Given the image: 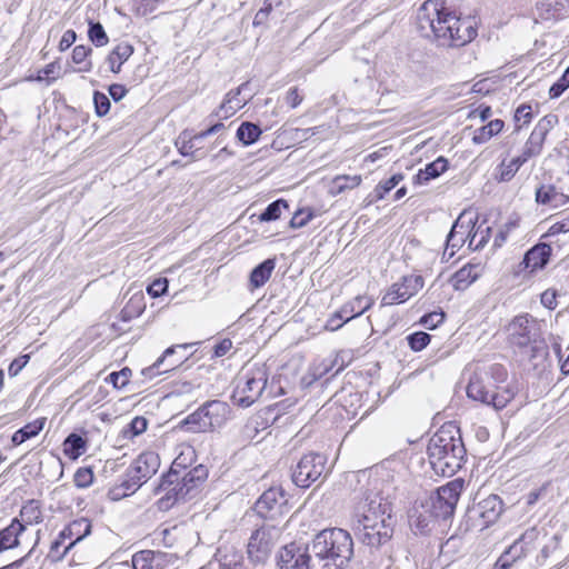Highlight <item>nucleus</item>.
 Returning <instances> with one entry per match:
<instances>
[{
	"mask_svg": "<svg viewBox=\"0 0 569 569\" xmlns=\"http://www.w3.org/2000/svg\"><path fill=\"white\" fill-rule=\"evenodd\" d=\"M379 480L370 481L371 488L357 502L352 516L356 538L371 549H379L393 535L391 502L378 489Z\"/></svg>",
	"mask_w": 569,
	"mask_h": 569,
	"instance_id": "1",
	"label": "nucleus"
},
{
	"mask_svg": "<svg viewBox=\"0 0 569 569\" xmlns=\"http://www.w3.org/2000/svg\"><path fill=\"white\" fill-rule=\"evenodd\" d=\"M417 26L422 37L440 46L462 47L477 37L473 21L461 19L445 7L443 0H427L418 10Z\"/></svg>",
	"mask_w": 569,
	"mask_h": 569,
	"instance_id": "2",
	"label": "nucleus"
},
{
	"mask_svg": "<svg viewBox=\"0 0 569 569\" xmlns=\"http://www.w3.org/2000/svg\"><path fill=\"white\" fill-rule=\"evenodd\" d=\"M466 448L460 430L455 426H442L429 440L427 455L436 475L452 477L463 466Z\"/></svg>",
	"mask_w": 569,
	"mask_h": 569,
	"instance_id": "3",
	"label": "nucleus"
},
{
	"mask_svg": "<svg viewBox=\"0 0 569 569\" xmlns=\"http://www.w3.org/2000/svg\"><path fill=\"white\" fill-rule=\"evenodd\" d=\"M160 467L159 455L153 451L140 453L126 470L119 485L113 486L108 496L111 500H120L134 493L146 483Z\"/></svg>",
	"mask_w": 569,
	"mask_h": 569,
	"instance_id": "4",
	"label": "nucleus"
},
{
	"mask_svg": "<svg viewBox=\"0 0 569 569\" xmlns=\"http://www.w3.org/2000/svg\"><path fill=\"white\" fill-rule=\"evenodd\" d=\"M516 388L493 386L487 373L475 372L467 386V396L481 403L492 406L496 410L505 408L516 396Z\"/></svg>",
	"mask_w": 569,
	"mask_h": 569,
	"instance_id": "5",
	"label": "nucleus"
},
{
	"mask_svg": "<svg viewBox=\"0 0 569 569\" xmlns=\"http://www.w3.org/2000/svg\"><path fill=\"white\" fill-rule=\"evenodd\" d=\"M208 477V469L203 465H198L183 477L178 475V480L168 488H154V493L164 492L159 499V509L167 510L179 500H186L192 497V490L201 485Z\"/></svg>",
	"mask_w": 569,
	"mask_h": 569,
	"instance_id": "6",
	"label": "nucleus"
},
{
	"mask_svg": "<svg viewBox=\"0 0 569 569\" xmlns=\"http://www.w3.org/2000/svg\"><path fill=\"white\" fill-rule=\"evenodd\" d=\"M268 381V372L264 366H256L239 378L232 392L233 402L241 407L252 406L262 395Z\"/></svg>",
	"mask_w": 569,
	"mask_h": 569,
	"instance_id": "7",
	"label": "nucleus"
},
{
	"mask_svg": "<svg viewBox=\"0 0 569 569\" xmlns=\"http://www.w3.org/2000/svg\"><path fill=\"white\" fill-rule=\"evenodd\" d=\"M281 528L276 523H263L250 536L247 553L249 560L254 565L264 563L281 537Z\"/></svg>",
	"mask_w": 569,
	"mask_h": 569,
	"instance_id": "8",
	"label": "nucleus"
},
{
	"mask_svg": "<svg viewBox=\"0 0 569 569\" xmlns=\"http://www.w3.org/2000/svg\"><path fill=\"white\" fill-rule=\"evenodd\" d=\"M462 487L463 481L459 479L439 487L427 506L430 517L443 521L450 519L455 513Z\"/></svg>",
	"mask_w": 569,
	"mask_h": 569,
	"instance_id": "9",
	"label": "nucleus"
},
{
	"mask_svg": "<svg viewBox=\"0 0 569 569\" xmlns=\"http://www.w3.org/2000/svg\"><path fill=\"white\" fill-rule=\"evenodd\" d=\"M508 338L513 347L519 349L530 347L532 351H536L540 338L539 325L530 315H519L508 326Z\"/></svg>",
	"mask_w": 569,
	"mask_h": 569,
	"instance_id": "10",
	"label": "nucleus"
},
{
	"mask_svg": "<svg viewBox=\"0 0 569 569\" xmlns=\"http://www.w3.org/2000/svg\"><path fill=\"white\" fill-rule=\"evenodd\" d=\"M257 515L266 520H277L289 511L286 491L281 487L266 490L254 503Z\"/></svg>",
	"mask_w": 569,
	"mask_h": 569,
	"instance_id": "11",
	"label": "nucleus"
},
{
	"mask_svg": "<svg viewBox=\"0 0 569 569\" xmlns=\"http://www.w3.org/2000/svg\"><path fill=\"white\" fill-rule=\"evenodd\" d=\"M326 463L327 459L321 453L310 452L305 455L292 472V481L300 488H309L322 476Z\"/></svg>",
	"mask_w": 569,
	"mask_h": 569,
	"instance_id": "12",
	"label": "nucleus"
},
{
	"mask_svg": "<svg viewBox=\"0 0 569 569\" xmlns=\"http://www.w3.org/2000/svg\"><path fill=\"white\" fill-rule=\"evenodd\" d=\"M311 545L291 542L278 555L280 569H317L311 557Z\"/></svg>",
	"mask_w": 569,
	"mask_h": 569,
	"instance_id": "13",
	"label": "nucleus"
},
{
	"mask_svg": "<svg viewBox=\"0 0 569 569\" xmlns=\"http://www.w3.org/2000/svg\"><path fill=\"white\" fill-rule=\"evenodd\" d=\"M475 228L476 221L471 218L466 220L465 214L461 213L447 236L443 258L451 259L467 241L469 242Z\"/></svg>",
	"mask_w": 569,
	"mask_h": 569,
	"instance_id": "14",
	"label": "nucleus"
},
{
	"mask_svg": "<svg viewBox=\"0 0 569 569\" xmlns=\"http://www.w3.org/2000/svg\"><path fill=\"white\" fill-rule=\"evenodd\" d=\"M91 522L87 518L73 520L71 523L64 527L58 535L57 539L52 541L50 547L51 553L58 552L59 548L64 543L67 539L74 537V540L64 547L63 552L58 557V559H61L77 542L81 541L83 538L91 533Z\"/></svg>",
	"mask_w": 569,
	"mask_h": 569,
	"instance_id": "15",
	"label": "nucleus"
},
{
	"mask_svg": "<svg viewBox=\"0 0 569 569\" xmlns=\"http://www.w3.org/2000/svg\"><path fill=\"white\" fill-rule=\"evenodd\" d=\"M556 123L557 117L553 114L545 116L538 121L522 148L521 156L526 157L527 161L541 153L545 139Z\"/></svg>",
	"mask_w": 569,
	"mask_h": 569,
	"instance_id": "16",
	"label": "nucleus"
},
{
	"mask_svg": "<svg viewBox=\"0 0 569 569\" xmlns=\"http://www.w3.org/2000/svg\"><path fill=\"white\" fill-rule=\"evenodd\" d=\"M196 457L197 455L193 447L181 446L179 453L177 455L170 467V470L168 471V473L161 477V480L158 485V489L168 488L172 486V483L178 480V473L180 472V470L190 467L196 460Z\"/></svg>",
	"mask_w": 569,
	"mask_h": 569,
	"instance_id": "17",
	"label": "nucleus"
},
{
	"mask_svg": "<svg viewBox=\"0 0 569 569\" xmlns=\"http://www.w3.org/2000/svg\"><path fill=\"white\" fill-rule=\"evenodd\" d=\"M203 416L209 431L221 428L230 418V406L221 400H210L202 405Z\"/></svg>",
	"mask_w": 569,
	"mask_h": 569,
	"instance_id": "18",
	"label": "nucleus"
},
{
	"mask_svg": "<svg viewBox=\"0 0 569 569\" xmlns=\"http://www.w3.org/2000/svg\"><path fill=\"white\" fill-rule=\"evenodd\" d=\"M536 538V530L526 531L498 559L493 569H510L513 562L527 553L523 545Z\"/></svg>",
	"mask_w": 569,
	"mask_h": 569,
	"instance_id": "19",
	"label": "nucleus"
},
{
	"mask_svg": "<svg viewBox=\"0 0 569 569\" xmlns=\"http://www.w3.org/2000/svg\"><path fill=\"white\" fill-rule=\"evenodd\" d=\"M248 84H249L248 82L242 83L236 90L229 91L226 94L219 109L213 111L210 114V118L216 117V118H221V119H228V118L232 117L239 109H241L248 102L250 97H243L240 99L239 96L248 87Z\"/></svg>",
	"mask_w": 569,
	"mask_h": 569,
	"instance_id": "20",
	"label": "nucleus"
},
{
	"mask_svg": "<svg viewBox=\"0 0 569 569\" xmlns=\"http://www.w3.org/2000/svg\"><path fill=\"white\" fill-rule=\"evenodd\" d=\"M503 510V503L500 497L497 495H490L482 499L475 507V511L478 517L482 520L483 526H489L498 520Z\"/></svg>",
	"mask_w": 569,
	"mask_h": 569,
	"instance_id": "21",
	"label": "nucleus"
},
{
	"mask_svg": "<svg viewBox=\"0 0 569 569\" xmlns=\"http://www.w3.org/2000/svg\"><path fill=\"white\" fill-rule=\"evenodd\" d=\"M551 247L548 243L541 242L529 249L522 260L525 269L530 272L543 269L549 262L551 256Z\"/></svg>",
	"mask_w": 569,
	"mask_h": 569,
	"instance_id": "22",
	"label": "nucleus"
},
{
	"mask_svg": "<svg viewBox=\"0 0 569 569\" xmlns=\"http://www.w3.org/2000/svg\"><path fill=\"white\" fill-rule=\"evenodd\" d=\"M483 270L481 262H469L453 273L450 282L456 290H466L482 274Z\"/></svg>",
	"mask_w": 569,
	"mask_h": 569,
	"instance_id": "23",
	"label": "nucleus"
},
{
	"mask_svg": "<svg viewBox=\"0 0 569 569\" xmlns=\"http://www.w3.org/2000/svg\"><path fill=\"white\" fill-rule=\"evenodd\" d=\"M191 346H192L191 343H181V345H176V346H171V347L167 348L163 351V353L161 355V357H159L153 365H151L150 367L144 368L142 370V375L146 377H149V378H153L158 375H161L163 372H168V371L174 369L183 361L182 357H180L179 359H177L174 361L169 362L168 366L162 370H161V366L164 365V361L167 358H169L176 353L177 349L187 350Z\"/></svg>",
	"mask_w": 569,
	"mask_h": 569,
	"instance_id": "24",
	"label": "nucleus"
},
{
	"mask_svg": "<svg viewBox=\"0 0 569 569\" xmlns=\"http://www.w3.org/2000/svg\"><path fill=\"white\" fill-rule=\"evenodd\" d=\"M166 553L154 550H141L132 556L133 569H164Z\"/></svg>",
	"mask_w": 569,
	"mask_h": 569,
	"instance_id": "25",
	"label": "nucleus"
},
{
	"mask_svg": "<svg viewBox=\"0 0 569 569\" xmlns=\"http://www.w3.org/2000/svg\"><path fill=\"white\" fill-rule=\"evenodd\" d=\"M536 201L539 204H547L557 209L569 203V196L560 192L552 184H542L536 190Z\"/></svg>",
	"mask_w": 569,
	"mask_h": 569,
	"instance_id": "26",
	"label": "nucleus"
},
{
	"mask_svg": "<svg viewBox=\"0 0 569 569\" xmlns=\"http://www.w3.org/2000/svg\"><path fill=\"white\" fill-rule=\"evenodd\" d=\"M276 268V259L269 258L256 266L249 276V286L251 289L261 288L270 279Z\"/></svg>",
	"mask_w": 569,
	"mask_h": 569,
	"instance_id": "27",
	"label": "nucleus"
},
{
	"mask_svg": "<svg viewBox=\"0 0 569 569\" xmlns=\"http://www.w3.org/2000/svg\"><path fill=\"white\" fill-rule=\"evenodd\" d=\"M448 160L445 157H438L435 161L426 164L423 169H420L415 176V183L426 184L430 180L438 178L448 169Z\"/></svg>",
	"mask_w": 569,
	"mask_h": 569,
	"instance_id": "28",
	"label": "nucleus"
},
{
	"mask_svg": "<svg viewBox=\"0 0 569 569\" xmlns=\"http://www.w3.org/2000/svg\"><path fill=\"white\" fill-rule=\"evenodd\" d=\"M133 51V47L128 42L117 44L106 58L110 71L119 73L121 66L132 56Z\"/></svg>",
	"mask_w": 569,
	"mask_h": 569,
	"instance_id": "29",
	"label": "nucleus"
},
{
	"mask_svg": "<svg viewBox=\"0 0 569 569\" xmlns=\"http://www.w3.org/2000/svg\"><path fill=\"white\" fill-rule=\"evenodd\" d=\"M26 527L18 518L12 519L11 523L0 531V547L2 550L16 548L19 545V536Z\"/></svg>",
	"mask_w": 569,
	"mask_h": 569,
	"instance_id": "30",
	"label": "nucleus"
},
{
	"mask_svg": "<svg viewBox=\"0 0 569 569\" xmlns=\"http://www.w3.org/2000/svg\"><path fill=\"white\" fill-rule=\"evenodd\" d=\"M565 6L559 0H540L536 4L537 19L558 20L563 16Z\"/></svg>",
	"mask_w": 569,
	"mask_h": 569,
	"instance_id": "31",
	"label": "nucleus"
},
{
	"mask_svg": "<svg viewBox=\"0 0 569 569\" xmlns=\"http://www.w3.org/2000/svg\"><path fill=\"white\" fill-rule=\"evenodd\" d=\"M373 305V299L368 296H357L351 301L345 303L340 309L346 316V320L350 321L365 313Z\"/></svg>",
	"mask_w": 569,
	"mask_h": 569,
	"instance_id": "32",
	"label": "nucleus"
},
{
	"mask_svg": "<svg viewBox=\"0 0 569 569\" xmlns=\"http://www.w3.org/2000/svg\"><path fill=\"white\" fill-rule=\"evenodd\" d=\"M362 181V178L360 174H353V176H348V174H341V176H336L331 183H330V188H329V193L331 196H338V194H341L348 190H352L357 187L360 186Z\"/></svg>",
	"mask_w": 569,
	"mask_h": 569,
	"instance_id": "33",
	"label": "nucleus"
},
{
	"mask_svg": "<svg viewBox=\"0 0 569 569\" xmlns=\"http://www.w3.org/2000/svg\"><path fill=\"white\" fill-rule=\"evenodd\" d=\"M44 423H46L44 418L37 419L32 422L27 423L19 430H17L11 437V441H12L13 446H20L24 441L38 436L41 432V430L43 429Z\"/></svg>",
	"mask_w": 569,
	"mask_h": 569,
	"instance_id": "34",
	"label": "nucleus"
},
{
	"mask_svg": "<svg viewBox=\"0 0 569 569\" xmlns=\"http://www.w3.org/2000/svg\"><path fill=\"white\" fill-rule=\"evenodd\" d=\"M411 298L407 287L403 286V281L400 283H393L386 295L381 299V307L393 306L406 302Z\"/></svg>",
	"mask_w": 569,
	"mask_h": 569,
	"instance_id": "35",
	"label": "nucleus"
},
{
	"mask_svg": "<svg viewBox=\"0 0 569 569\" xmlns=\"http://www.w3.org/2000/svg\"><path fill=\"white\" fill-rule=\"evenodd\" d=\"M262 133L261 128L253 122H242L237 129L236 137L243 146H251L258 141Z\"/></svg>",
	"mask_w": 569,
	"mask_h": 569,
	"instance_id": "36",
	"label": "nucleus"
},
{
	"mask_svg": "<svg viewBox=\"0 0 569 569\" xmlns=\"http://www.w3.org/2000/svg\"><path fill=\"white\" fill-rule=\"evenodd\" d=\"M503 121L500 119L491 120L486 126L477 129L473 133L472 141L476 144H482L489 141L493 136L503 129Z\"/></svg>",
	"mask_w": 569,
	"mask_h": 569,
	"instance_id": "37",
	"label": "nucleus"
},
{
	"mask_svg": "<svg viewBox=\"0 0 569 569\" xmlns=\"http://www.w3.org/2000/svg\"><path fill=\"white\" fill-rule=\"evenodd\" d=\"M527 162L526 157H522L521 154L511 159L508 163L502 161L498 166V173L497 179L500 182H508L510 181L515 174L518 172L521 166H523Z\"/></svg>",
	"mask_w": 569,
	"mask_h": 569,
	"instance_id": "38",
	"label": "nucleus"
},
{
	"mask_svg": "<svg viewBox=\"0 0 569 569\" xmlns=\"http://www.w3.org/2000/svg\"><path fill=\"white\" fill-rule=\"evenodd\" d=\"M180 426L182 429L190 432H207L208 427L203 416L202 406L198 408L194 412L188 415L181 422Z\"/></svg>",
	"mask_w": 569,
	"mask_h": 569,
	"instance_id": "39",
	"label": "nucleus"
},
{
	"mask_svg": "<svg viewBox=\"0 0 569 569\" xmlns=\"http://www.w3.org/2000/svg\"><path fill=\"white\" fill-rule=\"evenodd\" d=\"M86 440L77 433H70L63 441V453L74 460L86 451Z\"/></svg>",
	"mask_w": 569,
	"mask_h": 569,
	"instance_id": "40",
	"label": "nucleus"
},
{
	"mask_svg": "<svg viewBox=\"0 0 569 569\" xmlns=\"http://www.w3.org/2000/svg\"><path fill=\"white\" fill-rule=\"evenodd\" d=\"M20 517L27 525L39 523L42 521V512L38 500H28L20 510Z\"/></svg>",
	"mask_w": 569,
	"mask_h": 569,
	"instance_id": "41",
	"label": "nucleus"
},
{
	"mask_svg": "<svg viewBox=\"0 0 569 569\" xmlns=\"http://www.w3.org/2000/svg\"><path fill=\"white\" fill-rule=\"evenodd\" d=\"M403 179V174L401 173H396L393 176H391L389 179L385 180V181H380L372 194H370L371 199L369 200V202H375V201H379V200H382L385 198V196L390 192L396 186H398V183Z\"/></svg>",
	"mask_w": 569,
	"mask_h": 569,
	"instance_id": "42",
	"label": "nucleus"
},
{
	"mask_svg": "<svg viewBox=\"0 0 569 569\" xmlns=\"http://www.w3.org/2000/svg\"><path fill=\"white\" fill-rule=\"evenodd\" d=\"M490 227L482 228V224L475 228L469 239V249L477 251L482 249L490 238Z\"/></svg>",
	"mask_w": 569,
	"mask_h": 569,
	"instance_id": "43",
	"label": "nucleus"
},
{
	"mask_svg": "<svg viewBox=\"0 0 569 569\" xmlns=\"http://www.w3.org/2000/svg\"><path fill=\"white\" fill-rule=\"evenodd\" d=\"M88 37L96 47L108 44L109 38L100 22L89 21Z\"/></svg>",
	"mask_w": 569,
	"mask_h": 569,
	"instance_id": "44",
	"label": "nucleus"
},
{
	"mask_svg": "<svg viewBox=\"0 0 569 569\" xmlns=\"http://www.w3.org/2000/svg\"><path fill=\"white\" fill-rule=\"evenodd\" d=\"M289 204L283 199H278L268 204L264 211L259 216L260 221H274L280 218L282 209H288Z\"/></svg>",
	"mask_w": 569,
	"mask_h": 569,
	"instance_id": "45",
	"label": "nucleus"
},
{
	"mask_svg": "<svg viewBox=\"0 0 569 569\" xmlns=\"http://www.w3.org/2000/svg\"><path fill=\"white\" fill-rule=\"evenodd\" d=\"M92 52L90 47L76 46L72 51V61L77 64H83L79 68L81 72H89L92 69V62L87 61V57Z\"/></svg>",
	"mask_w": 569,
	"mask_h": 569,
	"instance_id": "46",
	"label": "nucleus"
},
{
	"mask_svg": "<svg viewBox=\"0 0 569 569\" xmlns=\"http://www.w3.org/2000/svg\"><path fill=\"white\" fill-rule=\"evenodd\" d=\"M532 119L531 106L527 103L520 104L513 116L516 131H519L525 124H528Z\"/></svg>",
	"mask_w": 569,
	"mask_h": 569,
	"instance_id": "47",
	"label": "nucleus"
},
{
	"mask_svg": "<svg viewBox=\"0 0 569 569\" xmlns=\"http://www.w3.org/2000/svg\"><path fill=\"white\" fill-rule=\"evenodd\" d=\"M430 340L431 336L425 331H417L407 337L408 345L413 351H421L429 345Z\"/></svg>",
	"mask_w": 569,
	"mask_h": 569,
	"instance_id": "48",
	"label": "nucleus"
},
{
	"mask_svg": "<svg viewBox=\"0 0 569 569\" xmlns=\"http://www.w3.org/2000/svg\"><path fill=\"white\" fill-rule=\"evenodd\" d=\"M131 376V370L129 368H123L120 371L111 372L106 381L111 383L116 389H121L129 383V379Z\"/></svg>",
	"mask_w": 569,
	"mask_h": 569,
	"instance_id": "49",
	"label": "nucleus"
},
{
	"mask_svg": "<svg viewBox=\"0 0 569 569\" xmlns=\"http://www.w3.org/2000/svg\"><path fill=\"white\" fill-rule=\"evenodd\" d=\"M180 140H181V146L179 147L180 153L182 156H191L194 153V151H197L199 149L198 142H200L202 139H197V134H193L192 137H189L187 139V134L183 132L179 137L177 144L180 142Z\"/></svg>",
	"mask_w": 569,
	"mask_h": 569,
	"instance_id": "50",
	"label": "nucleus"
},
{
	"mask_svg": "<svg viewBox=\"0 0 569 569\" xmlns=\"http://www.w3.org/2000/svg\"><path fill=\"white\" fill-rule=\"evenodd\" d=\"M569 88V67L562 76L550 87L549 97L551 99L559 98Z\"/></svg>",
	"mask_w": 569,
	"mask_h": 569,
	"instance_id": "51",
	"label": "nucleus"
},
{
	"mask_svg": "<svg viewBox=\"0 0 569 569\" xmlns=\"http://www.w3.org/2000/svg\"><path fill=\"white\" fill-rule=\"evenodd\" d=\"M312 217L313 212L311 209H299L293 213L289 224L292 229H299L305 227L312 219Z\"/></svg>",
	"mask_w": 569,
	"mask_h": 569,
	"instance_id": "52",
	"label": "nucleus"
},
{
	"mask_svg": "<svg viewBox=\"0 0 569 569\" xmlns=\"http://www.w3.org/2000/svg\"><path fill=\"white\" fill-rule=\"evenodd\" d=\"M93 104H94L96 113L98 117L106 116L109 112L110 107H111L109 98L100 91H94Z\"/></svg>",
	"mask_w": 569,
	"mask_h": 569,
	"instance_id": "53",
	"label": "nucleus"
},
{
	"mask_svg": "<svg viewBox=\"0 0 569 569\" xmlns=\"http://www.w3.org/2000/svg\"><path fill=\"white\" fill-rule=\"evenodd\" d=\"M73 480L78 488H87L93 481V472L90 468H79L74 473Z\"/></svg>",
	"mask_w": 569,
	"mask_h": 569,
	"instance_id": "54",
	"label": "nucleus"
},
{
	"mask_svg": "<svg viewBox=\"0 0 569 569\" xmlns=\"http://www.w3.org/2000/svg\"><path fill=\"white\" fill-rule=\"evenodd\" d=\"M169 281L167 278H159L153 280L148 287L147 292L152 298H158L163 296L168 290Z\"/></svg>",
	"mask_w": 569,
	"mask_h": 569,
	"instance_id": "55",
	"label": "nucleus"
},
{
	"mask_svg": "<svg viewBox=\"0 0 569 569\" xmlns=\"http://www.w3.org/2000/svg\"><path fill=\"white\" fill-rule=\"evenodd\" d=\"M489 376V381L492 380L496 382L495 386H499L498 383H503L508 378L507 369L499 363H495L489 368V372H486Z\"/></svg>",
	"mask_w": 569,
	"mask_h": 569,
	"instance_id": "56",
	"label": "nucleus"
},
{
	"mask_svg": "<svg viewBox=\"0 0 569 569\" xmlns=\"http://www.w3.org/2000/svg\"><path fill=\"white\" fill-rule=\"evenodd\" d=\"M443 320H445L443 311H433V312L425 315L420 319V323L422 326H425L426 328L432 330V329L437 328Z\"/></svg>",
	"mask_w": 569,
	"mask_h": 569,
	"instance_id": "57",
	"label": "nucleus"
},
{
	"mask_svg": "<svg viewBox=\"0 0 569 569\" xmlns=\"http://www.w3.org/2000/svg\"><path fill=\"white\" fill-rule=\"evenodd\" d=\"M347 322L348 320H346V316L343 315L342 310L339 309L336 312H333L327 320L325 329L328 331H336Z\"/></svg>",
	"mask_w": 569,
	"mask_h": 569,
	"instance_id": "58",
	"label": "nucleus"
},
{
	"mask_svg": "<svg viewBox=\"0 0 569 569\" xmlns=\"http://www.w3.org/2000/svg\"><path fill=\"white\" fill-rule=\"evenodd\" d=\"M59 69L60 68L56 62H51L39 71L37 79L40 81L47 80L48 84H50L57 79Z\"/></svg>",
	"mask_w": 569,
	"mask_h": 569,
	"instance_id": "59",
	"label": "nucleus"
},
{
	"mask_svg": "<svg viewBox=\"0 0 569 569\" xmlns=\"http://www.w3.org/2000/svg\"><path fill=\"white\" fill-rule=\"evenodd\" d=\"M148 421L144 417L138 416L134 417L131 422L128 425V430L131 432L132 437L139 436L147 430Z\"/></svg>",
	"mask_w": 569,
	"mask_h": 569,
	"instance_id": "60",
	"label": "nucleus"
},
{
	"mask_svg": "<svg viewBox=\"0 0 569 569\" xmlns=\"http://www.w3.org/2000/svg\"><path fill=\"white\" fill-rule=\"evenodd\" d=\"M402 281L403 286L407 287L411 297L416 295L418 290H420L423 286V280L420 276L403 277Z\"/></svg>",
	"mask_w": 569,
	"mask_h": 569,
	"instance_id": "61",
	"label": "nucleus"
},
{
	"mask_svg": "<svg viewBox=\"0 0 569 569\" xmlns=\"http://www.w3.org/2000/svg\"><path fill=\"white\" fill-rule=\"evenodd\" d=\"M30 356L22 355L16 358L9 366L8 372L10 377H16L29 362Z\"/></svg>",
	"mask_w": 569,
	"mask_h": 569,
	"instance_id": "62",
	"label": "nucleus"
},
{
	"mask_svg": "<svg viewBox=\"0 0 569 569\" xmlns=\"http://www.w3.org/2000/svg\"><path fill=\"white\" fill-rule=\"evenodd\" d=\"M303 98L302 96L299 93V90L297 87H292L290 88L287 93H286V97H284V101L286 103L295 109L297 108L301 102H302Z\"/></svg>",
	"mask_w": 569,
	"mask_h": 569,
	"instance_id": "63",
	"label": "nucleus"
},
{
	"mask_svg": "<svg viewBox=\"0 0 569 569\" xmlns=\"http://www.w3.org/2000/svg\"><path fill=\"white\" fill-rule=\"evenodd\" d=\"M541 305L549 310H553L557 308V292L555 290L548 289L541 293L540 297Z\"/></svg>",
	"mask_w": 569,
	"mask_h": 569,
	"instance_id": "64",
	"label": "nucleus"
}]
</instances>
